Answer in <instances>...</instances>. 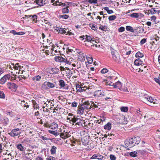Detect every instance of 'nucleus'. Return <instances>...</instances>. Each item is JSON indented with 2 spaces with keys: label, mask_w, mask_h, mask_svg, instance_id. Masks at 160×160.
Wrapping results in <instances>:
<instances>
[{
  "label": "nucleus",
  "mask_w": 160,
  "mask_h": 160,
  "mask_svg": "<svg viewBox=\"0 0 160 160\" xmlns=\"http://www.w3.org/2000/svg\"><path fill=\"white\" fill-rule=\"evenodd\" d=\"M61 132L60 134L61 138L63 139H66L71 136V133L68 129L62 128L61 129Z\"/></svg>",
  "instance_id": "f257e3e1"
},
{
  "label": "nucleus",
  "mask_w": 160,
  "mask_h": 160,
  "mask_svg": "<svg viewBox=\"0 0 160 160\" xmlns=\"http://www.w3.org/2000/svg\"><path fill=\"white\" fill-rule=\"evenodd\" d=\"M22 128H17L12 129L10 132L9 135L13 137H15L20 135L21 133V131Z\"/></svg>",
  "instance_id": "f03ea898"
},
{
  "label": "nucleus",
  "mask_w": 160,
  "mask_h": 160,
  "mask_svg": "<svg viewBox=\"0 0 160 160\" xmlns=\"http://www.w3.org/2000/svg\"><path fill=\"white\" fill-rule=\"evenodd\" d=\"M55 85L54 83L45 82L42 85V88L46 90L54 88Z\"/></svg>",
  "instance_id": "7ed1b4c3"
},
{
  "label": "nucleus",
  "mask_w": 160,
  "mask_h": 160,
  "mask_svg": "<svg viewBox=\"0 0 160 160\" xmlns=\"http://www.w3.org/2000/svg\"><path fill=\"white\" fill-rule=\"evenodd\" d=\"M150 38L152 40L150 43L152 45L157 44L160 42V37L157 36V35L151 37Z\"/></svg>",
  "instance_id": "20e7f679"
},
{
  "label": "nucleus",
  "mask_w": 160,
  "mask_h": 160,
  "mask_svg": "<svg viewBox=\"0 0 160 160\" xmlns=\"http://www.w3.org/2000/svg\"><path fill=\"white\" fill-rule=\"evenodd\" d=\"M79 38L81 39V41H82L85 39V41L88 42H90V43H92L93 44H94V43H93L94 42L96 43V42L94 41V40H93L90 36L86 35L85 36H81L79 37Z\"/></svg>",
  "instance_id": "39448f33"
},
{
  "label": "nucleus",
  "mask_w": 160,
  "mask_h": 160,
  "mask_svg": "<svg viewBox=\"0 0 160 160\" xmlns=\"http://www.w3.org/2000/svg\"><path fill=\"white\" fill-rule=\"evenodd\" d=\"M81 105L85 110V112H87L91 108L90 103L88 101H85L82 103Z\"/></svg>",
  "instance_id": "423d86ee"
},
{
  "label": "nucleus",
  "mask_w": 160,
  "mask_h": 160,
  "mask_svg": "<svg viewBox=\"0 0 160 160\" xmlns=\"http://www.w3.org/2000/svg\"><path fill=\"white\" fill-rule=\"evenodd\" d=\"M105 91L103 90H100L95 91L94 92V96L97 97H102L106 95Z\"/></svg>",
  "instance_id": "0eeeda50"
},
{
  "label": "nucleus",
  "mask_w": 160,
  "mask_h": 160,
  "mask_svg": "<svg viewBox=\"0 0 160 160\" xmlns=\"http://www.w3.org/2000/svg\"><path fill=\"white\" fill-rule=\"evenodd\" d=\"M131 139L133 143L134 146L139 144L140 141V138L138 136L134 137L131 138Z\"/></svg>",
  "instance_id": "6e6552de"
},
{
  "label": "nucleus",
  "mask_w": 160,
  "mask_h": 160,
  "mask_svg": "<svg viewBox=\"0 0 160 160\" xmlns=\"http://www.w3.org/2000/svg\"><path fill=\"white\" fill-rule=\"evenodd\" d=\"M11 77V76L9 74L4 75L0 80V83L2 84H4L6 82L7 80L9 79Z\"/></svg>",
  "instance_id": "1a4fd4ad"
},
{
  "label": "nucleus",
  "mask_w": 160,
  "mask_h": 160,
  "mask_svg": "<svg viewBox=\"0 0 160 160\" xmlns=\"http://www.w3.org/2000/svg\"><path fill=\"white\" fill-rule=\"evenodd\" d=\"M82 144L84 145H87L89 142V138L88 136H86L82 137L81 138Z\"/></svg>",
  "instance_id": "9d476101"
},
{
  "label": "nucleus",
  "mask_w": 160,
  "mask_h": 160,
  "mask_svg": "<svg viewBox=\"0 0 160 160\" xmlns=\"http://www.w3.org/2000/svg\"><path fill=\"white\" fill-rule=\"evenodd\" d=\"M132 142L131 139L128 140H126L124 142L125 145L127 147L132 148L134 146L133 143Z\"/></svg>",
  "instance_id": "9b49d317"
},
{
  "label": "nucleus",
  "mask_w": 160,
  "mask_h": 160,
  "mask_svg": "<svg viewBox=\"0 0 160 160\" xmlns=\"http://www.w3.org/2000/svg\"><path fill=\"white\" fill-rule=\"evenodd\" d=\"M55 30H56L59 33H60L62 34H65L67 32V29L65 28H62L56 27V28Z\"/></svg>",
  "instance_id": "f8f14e48"
},
{
  "label": "nucleus",
  "mask_w": 160,
  "mask_h": 160,
  "mask_svg": "<svg viewBox=\"0 0 160 160\" xmlns=\"http://www.w3.org/2000/svg\"><path fill=\"white\" fill-rule=\"evenodd\" d=\"M8 88L10 89H16L17 88V85L14 83L8 82L7 84Z\"/></svg>",
  "instance_id": "ddd939ff"
},
{
  "label": "nucleus",
  "mask_w": 160,
  "mask_h": 160,
  "mask_svg": "<svg viewBox=\"0 0 160 160\" xmlns=\"http://www.w3.org/2000/svg\"><path fill=\"white\" fill-rule=\"evenodd\" d=\"M113 86L114 88H118L120 90H121L122 86V83L119 81L113 84Z\"/></svg>",
  "instance_id": "4468645a"
},
{
  "label": "nucleus",
  "mask_w": 160,
  "mask_h": 160,
  "mask_svg": "<svg viewBox=\"0 0 160 160\" xmlns=\"http://www.w3.org/2000/svg\"><path fill=\"white\" fill-rule=\"evenodd\" d=\"M101 104L98 102H92L91 104V108H99L101 106Z\"/></svg>",
  "instance_id": "2eb2a0df"
},
{
  "label": "nucleus",
  "mask_w": 160,
  "mask_h": 160,
  "mask_svg": "<svg viewBox=\"0 0 160 160\" xmlns=\"http://www.w3.org/2000/svg\"><path fill=\"white\" fill-rule=\"evenodd\" d=\"M78 113L80 115H82L85 112V110L81 105L78 106Z\"/></svg>",
  "instance_id": "dca6fc26"
},
{
  "label": "nucleus",
  "mask_w": 160,
  "mask_h": 160,
  "mask_svg": "<svg viewBox=\"0 0 160 160\" xmlns=\"http://www.w3.org/2000/svg\"><path fill=\"white\" fill-rule=\"evenodd\" d=\"M83 121L81 120V119L78 118L77 119L76 122L75 123V126L76 128L80 126H83L82 124Z\"/></svg>",
  "instance_id": "f3484780"
},
{
  "label": "nucleus",
  "mask_w": 160,
  "mask_h": 160,
  "mask_svg": "<svg viewBox=\"0 0 160 160\" xmlns=\"http://www.w3.org/2000/svg\"><path fill=\"white\" fill-rule=\"evenodd\" d=\"M76 88L78 91L82 92L85 91V89H84V88H87V87L85 86L81 87L80 85L78 84L76 86Z\"/></svg>",
  "instance_id": "a211bd4d"
},
{
  "label": "nucleus",
  "mask_w": 160,
  "mask_h": 160,
  "mask_svg": "<svg viewBox=\"0 0 160 160\" xmlns=\"http://www.w3.org/2000/svg\"><path fill=\"white\" fill-rule=\"evenodd\" d=\"M24 157L25 160H32L33 158V155L31 153L26 154L25 155Z\"/></svg>",
  "instance_id": "6ab92c4d"
},
{
  "label": "nucleus",
  "mask_w": 160,
  "mask_h": 160,
  "mask_svg": "<svg viewBox=\"0 0 160 160\" xmlns=\"http://www.w3.org/2000/svg\"><path fill=\"white\" fill-rule=\"evenodd\" d=\"M55 59L56 61L65 63V58H64L62 57H56Z\"/></svg>",
  "instance_id": "aec40b11"
},
{
  "label": "nucleus",
  "mask_w": 160,
  "mask_h": 160,
  "mask_svg": "<svg viewBox=\"0 0 160 160\" xmlns=\"http://www.w3.org/2000/svg\"><path fill=\"white\" fill-rule=\"evenodd\" d=\"M16 146L18 149L21 151H23L25 149V148L21 143H18L16 145Z\"/></svg>",
  "instance_id": "412c9836"
},
{
  "label": "nucleus",
  "mask_w": 160,
  "mask_h": 160,
  "mask_svg": "<svg viewBox=\"0 0 160 160\" xmlns=\"http://www.w3.org/2000/svg\"><path fill=\"white\" fill-rule=\"evenodd\" d=\"M35 2L38 5L40 6H42L45 3V1L43 0H36Z\"/></svg>",
  "instance_id": "4be33fe9"
},
{
  "label": "nucleus",
  "mask_w": 160,
  "mask_h": 160,
  "mask_svg": "<svg viewBox=\"0 0 160 160\" xmlns=\"http://www.w3.org/2000/svg\"><path fill=\"white\" fill-rule=\"evenodd\" d=\"M58 127V125L55 122L52 123L51 125V129L53 130H56Z\"/></svg>",
  "instance_id": "5701e85b"
},
{
  "label": "nucleus",
  "mask_w": 160,
  "mask_h": 160,
  "mask_svg": "<svg viewBox=\"0 0 160 160\" xmlns=\"http://www.w3.org/2000/svg\"><path fill=\"white\" fill-rule=\"evenodd\" d=\"M134 64L136 65H142L143 63L142 61L139 58L136 59L134 62Z\"/></svg>",
  "instance_id": "b1692460"
},
{
  "label": "nucleus",
  "mask_w": 160,
  "mask_h": 160,
  "mask_svg": "<svg viewBox=\"0 0 160 160\" xmlns=\"http://www.w3.org/2000/svg\"><path fill=\"white\" fill-rule=\"evenodd\" d=\"M41 102L42 103H44V105L46 104L45 106H46V107L48 108L49 107V106L48 105V104H47V102H48V103H49L50 102V100L47 99L45 98H44L42 99Z\"/></svg>",
  "instance_id": "393cba45"
},
{
  "label": "nucleus",
  "mask_w": 160,
  "mask_h": 160,
  "mask_svg": "<svg viewBox=\"0 0 160 160\" xmlns=\"http://www.w3.org/2000/svg\"><path fill=\"white\" fill-rule=\"evenodd\" d=\"M72 61V58L70 57H68L67 58H65V63L68 64L70 65L71 62Z\"/></svg>",
  "instance_id": "a878e982"
},
{
  "label": "nucleus",
  "mask_w": 160,
  "mask_h": 160,
  "mask_svg": "<svg viewBox=\"0 0 160 160\" xmlns=\"http://www.w3.org/2000/svg\"><path fill=\"white\" fill-rule=\"evenodd\" d=\"M57 148L54 146H53L50 150L52 154H54L56 153V150Z\"/></svg>",
  "instance_id": "bb28decb"
},
{
  "label": "nucleus",
  "mask_w": 160,
  "mask_h": 160,
  "mask_svg": "<svg viewBox=\"0 0 160 160\" xmlns=\"http://www.w3.org/2000/svg\"><path fill=\"white\" fill-rule=\"evenodd\" d=\"M48 132L49 133L56 136L59 135V133L56 130L54 131L53 130H48Z\"/></svg>",
  "instance_id": "cd10ccee"
},
{
  "label": "nucleus",
  "mask_w": 160,
  "mask_h": 160,
  "mask_svg": "<svg viewBox=\"0 0 160 160\" xmlns=\"http://www.w3.org/2000/svg\"><path fill=\"white\" fill-rule=\"evenodd\" d=\"M111 128V124L110 122L108 123L104 126V128L105 129L110 130Z\"/></svg>",
  "instance_id": "c85d7f7f"
},
{
  "label": "nucleus",
  "mask_w": 160,
  "mask_h": 160,
  "mask_svg": "<svg viewBox=\"0 0 160 160\" xmlns=\"http://www.w3.org/2000/svg\"><path fill=\"white\" fill-rule=\"evenodd\" d=\"M141 13H134L130 14V16L132 18H138Z\"/></svg>",
  "instance_id": "c756f323"
},
{
  "label": "nucleus",
  "mask_w": 160,
  "mask_h": 160,
  "mask_svg": "<svg viewBox=\"0 0 160 160\" xmlns=\"http://www.w3.org/2000/svg\"><path fill=\"white\" fill-rule=\"evenodd\" d=\"M21 102V105L22 107L26 108L29 107V105L27 102H25L24 101H22Z\"/></svg>",
  "instance_id": "7c9ffc66"
},
{
  "label": "nucleus",
  "mask_w": 160,
  "mask_h": 160,
  "mask_svg": "<svg viewBox=\"0 0 160 160\" xmlns=\"http://www.w3.org/2000/svg\"><path fill=\"white\" fill-rule=\"evenodd\" d=\"M32 102L33 104V107L34 108H36V109H37L38 108L39 106L38 105V104H37V103L35 100H32Z\"/></svg>",
  "instance_id": "2f4dec72"
},
{
  "label": "nucleus",
  "mask_w": 160,
  "mask_h": 160,
  "mask_svg": "<svg viewBox=\"0 0 160 160\" xmlns=\"http://www.w3.org/2000/svg\"><path fill=\"white\" fill-rule=\"evenodd\" d=\"M41 77L39 75L36 76L32 78V79L33 81H39L41 80Z\"/></svg>",
  "instance_id": "473e14b6"
},
{
  "label": "nucleus",
  "mask_w": 160,
  "mask_h": 160,
  "mask_svg": "<svg viewBox=\"0 0 160 160\" xmlns=\"http://www.w3.org/2000/svg\"><path fill=\"white\" fill-rule=\"evenodd\" d=\"M8 122V119L7 118H4L3 120H2V122L3 124L6 126Z\"/></svg>",
  "instance_id": "72a5a7b5"
},
{
  "label": "nucleus",
  "mask_w": 160,
  "mask_h": 160,
  "mask_svg": "<svg viewBox=\"0 0 160 160\" xmlns=\"http://www.w3.org/2000/svg\"><path fill=\"white\" fill-rule=\"evenodd\" d=\"M120 110L122 112H127L128 110V107H122L120 108Z\"/></svg>",
  "instance_id": "f704fd0d"
},
{
  "label": "nucleus",
  "mask_w": 160,
  "mask_h": 160,
  "mask_svg": "<svg viewBox=\"0 0 160 160\" xmlns=\"http://www.w3.org/2000/svg\"><path fill=\"white\" fill-rule=\"evenodd\" d=\"M129 154L131 156L135 157L137 156L138 153L135 151H133L130 152Z\"/></svg>",
  "instance_id": "c9c22d12"
},
{
  "label": "nucleus",
  "mask_w": 160,
  "mask_h": 160,
  "mask_svg": "<svg viewBox=\"0 0 160 160\" xmlns=\"http://www.w3.org/2000/svg\"><path fill=\"white\" fill-rule=\"evenodd\" d=\"M104 9L106 10L108 14H110L112 13L113 12L112 10H109V8L108 7H105L104 8Z\"/></svg>",
  "instance_id": "e433bc0d"
},
{
  "label": "nucleus",
  "mask_w": 160,
  "mask_h": 160,
  "mask_svg": "<svg viewBox=\"0 0 160 160\" xmlns=\"http://www.w3.org/2000/svg\"><path fill=\"white\" fill-rule=\"evenodd\" d=\"M59 82V85L60 87H63L65 86V82L62 79L60 80Z\"/></svg>",
  "instance_id": "4c0bfd02"
},
{
  "label": "nucleus",
  "mask_w": 160,
  "mask_h": 160,
  "mask_svg": "<svg viewBox=\"0 0 160 160\" xmlns=\"http://www.w3.org/2000/svg\"><path fill=\"white\" fill-rule=\"evenodd\" d=\"M126 29L127 30L130 31L131 32H134V30L133 28L130 26H127L126 27Z\"/></svg>",
  "instance_id": "58836bf2"
},
{
  "label": "nucleus",
  "mask_w": 160,
  "mask_h": 160,
  "mask_svg": "<svg viewBox=\"0 0 160 160\" xmlns=\"http://www.w3.org/2000/svg\"><path fill=\"white\" fill-rule=\"evenodd\" d=\"M135 56L136 58L138 57L141 58L143 56V54L142 53L138 52L136 53Z\"/></svg>",
  "instance_id": "ea45409f"
},
{
  "label": "nucleus",
  "mask_w": 160,
  "mask_h": 160,
  "mask_svg": "<svg viewBox=\"0 0 160 160\" xmlns=\"http://www.w3.org/2000/svg\"><path fill=\"white\" fill-rule=\"evenodd\" d=\"M148 12L151 14H154L157 12V11L156 10L155 8H152L150 10H149Z\"/></svg>",
  "instance_id": "a19ab883"
},
{
  "label": "nucleus",
  "mask_w": 160,
  "mask_h": 160,
  "mask_svg": "<svg viewBox=\"0 0 160 160\" xmlns=\"http://www.w3.org/2000/svg\"><path fill=\"white\" fill-rule=\"evenodd\" d=\"M116 16L115 15H111L109 17L108 19L109 21H113L116 19Z\"/></svg>",
  "instance_id": "79ce46f5"
},
{
  "label": "nucleus",
  "mask_w": 160,
  "mask_h": 160,
  "mask_svg": "<svg viewBox=\"0 0 160 160\" xmlns=\"http://www.w3.org/2000/svg\"><path fill=\"white\" fill-rule=\"evenodd\" d=\"M52 71L53 72V74L57 73L59 72V70L57 68H53L52 69Z\"/></svg>",
  "instance_id": "37998d69"
},
{
  "label": "nucleus",
  "mask_w": 160,
  "mask_h": 160,
  "mask_svg": "<svg viewBox=\"0 0 160 160\" xmlns=\"http://www.w3.org/2000/svg\"><path fill=\"white\" fill-rule=\"evenodd\" d=\"M78 118H76L74 116H73L72 118L71 117V122H72L73 123L72 124L73 125H74L75 123L76 122V121L77 119Z\"/></svg>",
  "instance_id": "c03bdc74"
},
{
  "label": "nucleus",
  "mask_w": 160,
  "mask_h": 160,
  "mask_svg": "<svg viewBox=\"0 0 160 160\" xmlns=\"http://www.w3.org/2000/svg\"><path fill=\"white\" fill-rule=\"evenodd\" d=\"M90 27H91L92 29L94 31L97 30V28L96 26L94 24H90Z\"/></svg>",
  "instance_id": "a18cd8bd"
},
{
  "label": "nucleus",
  "mask_w": 160,
  "mask_h": 160,
  "mask_svg": "<svg viewBox=\"0 0 160 160\" xmlns=\"http://www.w3.org/2000/svg\"><path fill=\"white\" fill-rule=\"evenodd\" d=\"M59 17L64 19H67L69 17V16L66 14L60 15L59 16Z\"/></svg>",
  "instance_id": "49530a36"
},
{
  "label": "nucleus",
  "mask_w": 160,
  "mask_h": 160,
  "mask_svg": "<svg viewBox=\"0 0 160 160\" xmlns=\"http://www.w3.org/2000/svg\"><path fill=\"white\" fill-rule=\"evenodd\" d=\"M147 101H148L150 102H153V103H155V102L154 100L152 97H148V99L147 100Z\"/></svg>",
  "instance_id": "de8ad7c7"
},
{
  "label": "nucleus",
  "mask_w": 160,
  "mask_h": 160,
  "mask_svg": "<svg viewBox=\"0 0 160 160\" xmlns=\"http://www.w3.org/2000/svg\"><path fill=\"white\" fill-rule=\"evenodd\" d=\"M88 2L91 4H96L98 3L97 0H88Z\"/></svg>",
  "instance_id": "09e8293b"
},
{
  "label": "nucleus",
  "mask_w": 160,
  "mask_h": 160,
  "mask_svg": "<svg viewBox=\"0 0 160 160\" xmlns=\"http://www.w3.org/2000/svg\"><path fill=\"white\" fill-rule=\"evenodd\" d=\"M107 27L106 26H100L99 28V29H101L103 31H106L107 29Z\"/></svg>",
  "instance_id": "8fccbe9b"
},
{
  "label": "nucleus",
  "mask_w": 160,
  "mask_h": 160,
  "mask_svg": "<svg viewBox=\"0 0 160 160\" xmlns=\"http://www.w3.org/2000/svg\"><path fill=\"white\" fill-rule=\"evenodd\" d=\"M125 119V118L123 116H120V118H119V122L120 123H122L124 124H125L126 123V122L125 121V122H123L122 121V119L124 120Z\"/></svg>",
  "instance_id": "3c124183"
},
{
  "label": "nucleus",
  "mask_w": 160,
  "mask_h": 160,
  "mask_svg": "<svg viewBox=\"0 0 160 160\" xmlns=\"http://www.w3.org/2000/svg\"><path fill=\"white\" fill-rule=\"evenodd\" d=\"M108 72V70L106 68H103L101 71V73L104 74L107 72Z\"/></svg>",
  "instance_id": "603ef678"
},
{
  "label": "nucleus",
  "mask_w": 160,
  "mask_h": 160,
  "mask_svg": "<svg viewBox=\"0 0 160 160\" xmlns=\"http://www.w3.org/2000/svg\"><path fill=\"white\" fill-rule=\"evenodd\" d=\"M32 18V21H34L36 22L37 21V15H34L31 16Z\"/></svg>",
  "instance_id": "864d4df0"
},
{
  "label": "nucleus",
  "mask_w": 160,
  "mask_h": 160,
  "mask_svg": "<svg viewBox=\"0 0 160 160\" xmlns=\"http://www.w3.org/2000/svg\"><path fill=\"white\" fill-rule=\"evenodd\" d=\"M88 62L89 63H91L93 62V58L92 57H88L87 58Z\"/></svg>",
  "instance_id": "5fc2aeb1"
},
{
  "label": "nucleus",
  "mask_w": 160,
  "mask_h": 160,
  "mask_svg": "<svg viewBox=\"0 0 160 160\" xmlns=\"http://www.w3.org/2000/svg\"><path fill=\"white\" fill-rule=\"evenodd\" d=\"M160 79V76L158 78H154V80L155 81L158 83L159 85H160V80H159Z\"/></svg>",
  "instance_id": "6e6d98bb"
},
{
  "label": "nucleus",
  "mask_w": 160,
  "mask_h": 160,
  "mask_svg": "<svg viewBox=\"0 0 160 160\" xmlns=\"http://www.w3.org/2000/svg\"><path fill=\"white\" fill-rule=\"evenodd\" d=\"M62 12L64 13H68V12L69 10L67 8H64L62 9Z\"/></svg>",
  "instance_id": "4d7b16f0"
},
{
  "label": "nucleus",
  "mask_w": 160,
  "mask_h": 160,
  "mask_svg": "<svg viewBox=\"0 0 160 160\" xmlns=\"http://www.w3.org/2000/svg\"><path fill=\"white\" fill-rule=\"evenodd\" d=\"M146 42V39L143 38L140 41V43L141 45H142Z\"/></svg>",
  "instance_id": "13d9d810"
},
{
  "label": "nucleus",
  "mask_w": 160,
  "mask_h": 160,
  "mask_svg": "<svg viewBox=\"0 0 160 160\" xmlns=\"http://www.w3.org/2000/svg\"><path fill=\"white\" fill-rule=\"evenodd\" d=\"M78 103L76 102H74L72 103L71 106L73 107H76Z\"/></svg>",
  "instance_id": "bf43d9fd"
},
{
  "label": "nucleus",
  "mask_w": 160,
  "mask_h": 160,
  "mask_svg": "<svg viewBox=\"0 0 160 160\" xmlns=\"http://www.w3.org/2000/svg\"><path fill=\"white\" fill-rule=\"evenodd\" d=\"M110 158L111 160H116V157L113 155H111L110 156Z\"/></svg>",
  "instance_id": "052dcab7"
},
{
  "label": "nucleus",
  "mask_w": 160,
  "mask_h": 160,
  "mask_svg": "<svg viewBox=\"0 0 160 160\" xmlns=\"http://www.w3.org/2000/svg\"><path fill=\"white\" fill-rule=\"evenodd\" d=\"M60 68L61 71H65L66 69L67 70H69V68H64L62 66H60Z\"/></svg>",
  "instance_id": "680f3d73"
},
{
  "label": "nucleus",
  "mask_w": 160,
  "mask_h": 160,
  "mask_svg": "<svg viewBox=\"0 0 160 160\" xmlns=\"http://www.w3.org/2000/svg\"><path fill=\"white\" fill-rule=\"evenodd\" d=\"M5 97L4 94L3 92H0V98H3Z\"/></svg>",
  "instance_id": "e2e57ef3"
},
{
  "label": "nucleus",
  "mask_w": 160,
  "mask_h": 160,
  "mask_svg": "<svg viewBox=\"0 0 160 160\" xmlns=\"http://www.w3.org/2000/svg\"><path fill=\"white\" fill-rule=\"evenodd\" d=\"M61 2H60L59 1H57L53 3L54 5L60 6Z\"/></svg>",
  "instance_id": "0e129e2a"
},
{
  "label": "nucleus",
  "mask_w": 160,
  "mask_h": 160,
  "mask_svg": "<svg viewBox=\"0 0 160 160\" xmlns=\"http://www.w3.org/2000/svg\"><path fill=\"white\" fill-rule=\"evenodd\" d=\"M125 30L124 28L123 27H121L118 29L119 32H122Z\"/></svg>",
  "instance_id": "69168bd1"
},
{
  "label": "nucleus",
  "mask_w": 160,
  "mask_h": 160,
  "mask_svg": "<svg viewBox=\"0 0 160 160\" xmlns=\"http://www.w3.org/2000/svg\"><path fill=\"white\" fill-rule=\"evenodd\" d=\"M97 159H102L103 157V156L100 155L99 154H97Z\"/></svg>",
  "instance_id": "338daca9"
},
{
  "label": "nucleus",
  "mask_w": 160,
  "mask_h": 160,
  "mask_svg": "<svg viewBox=\"0 0 160 160\" xmlns=\"http://www.w3.org/2000/svg\"><path fill=\"white\" fill-rule=\"evenodd\" d=\"M66 35H72V32H71L70 31H69L68 29H67V32L65 33Z\"/></svg>",
  "instance_id": "774afa93"
}]
</instances>
